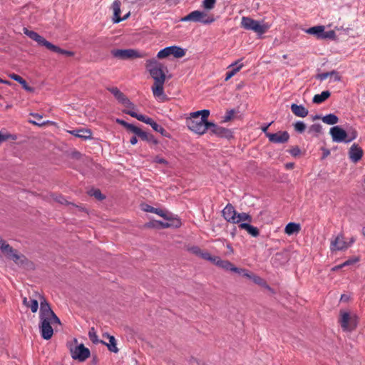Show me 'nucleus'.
Masks as SVG:
<instances>
[{
	"instance_id": "obj_38",
	"label": "nucleus",
	"mask_w": 365,
	"mask_h": 365,
	"mask_svg": "<svg viewBox=\"0 0 365 365\" xmlns=\"http://www.w3.org/2000/svg\"><path fill=\"white\" fill-rule=\"evenodd\" d=\"M88 194L90 196H93L99 200H102L106 198V197L101 193L99 189H91L88 192Z\"/></svg>"
},
{
	"instance_id": "obj_44",
	"label": "nucleus",
	"mask_w": 365,
	"mask_h": 365,
	"mask_svg": "<svg viewBox=\"0 0 365 365\" xmlns=\"http://www.w3.org/2000/svg\"><path fill=\"white\" fill-rule=\"evenodd\" d=\"M121 104H123L127 108L126 110H132L133 112H135V105L128 98ZM125 111V110H124L123 112L126 113Z\"/></svg>"
},
{
	"instance_id": "obj_51",
	"label": "nucleus",
	"mask_w": 365,
	"mask_h": 365,
	"mask_svg": "<svg viewBox=\"0 0 365 365\" xmlns=\"http://www.w3.org/2000/svg\"><path fill=\"white\" fill-rule=\"evenodd\" d=\"M188 251L190 252L191 253L195 255L196 256L200 257L202 250H201L197 246H192V247H190L188 248Z\"/></svg>"
},
{
	"instance_id": "obj_61",
	"label": "nucleus",
	"mask_w": 365,
	"mask_h": 365,
	"mask_svg": "<svg viewBox=\"0 0 365 365\" xmlns=\"http://www.w3.org/2000/svg\"><path fill=\"white\" fill-rule=\"evenodd\" d=\"M116 122L118 123H119L120 125H122L123 126H124L125 128H127V127L129 124L128 123L125 122V120H120V119H117Z\"/></svg>"
},
{
	"instance_id": "obj_30",
	"label": "nucleus",
	"mask_w": 365,
	"mask_h": 365,
	"mask_svg": "<svg viewBox=\"0 0 365 365\" xmlns=\"http://www.w3.org/2000/svg\"><path fill=\"white\" fill-rule=\"evenodd\" d=\"M169 219L168 220L170 221L169 222H163L160 221H156L158 224H159L163 228H168L170 227H179L181 225V222L178 218H172L170 216H168Z\"/></svg>"
},
{
	"instance_id": "obj_4",
	"label": "nucleus",
	"mask_w": 365,
	"mask_h": 365,
	"mask_svg": "<svg viewBox=\"0 0 365 365\" xmlns=\"http://www.w3.org/2000/svg\"><path fill=\"white\" fill-rule=\"evenodd\" d=\"M181 21L200 22L203 24H210L215 21V18L212 15H208L205 11L195 10L182 17Z\"/></svg>"
},
{
	"instance_id": "obj_47",
	"label": "nucleus",
	"mask_w": 365,
	"mask_h": 365,
	"mask_svg": "<svg viewBox=\"0 0 365 365\" xmlns=\"http://www.w3.org/2000/svg\"><path fill=\"white\" fill-rule=\"evenodd\" d=\"M294 130L298 133H303L306 129V125L302 121H297L294 124Z\"/></svg>"
},
{
	"instance_id": "obj_23",
	"label": "nucleus",
	"mask_w": 365,
	"mask_h": 365,
	"mask_svg": "<svg viewBox=\"0 0 365 365\" xmlns=\"http://www.w3.org/2000/svg\"><path fill=\"white\" fill-rule=\"evenodd\" d=\"M240 61L238 60L230 66L231 70L226 73V76L225 79L226 81L230 79L232 76H234L243 67V64L240 63Z\"/></svg>"
},
{
	"instance_id": "obj_26",
	"label": "nucleus",
	"mask_w": 365,
	"mask_h": 365,
	"mask_svg": "<svg viewBox=\"0 0 365 365\" xmlns=\"http://www.w3.org/2000/svg\"><path fill=\"white\" fill-rule=\"evenodd\" d=\"M239 227L242 230H246L252 237H258L259 231L257 227L251 225L250 223L242 222L239 225Z\"/></svg>"
},
{
	"instance_id": "obj_17",
	"label": "nucleus",
	"mask_w": 365,
	"mask_h": 365,
	"mask_svg": "<svg viewBox=\"0 0 365 365\" xmlns=\"http://www.w3.org/2000/svg\"><path fill=\"white\" fill-rule=\"evenodd\" d=\"M164 83L165 81H158L154 82L152 86V91L154 97L160 101H164L167 98L164 93Z\"/></svg>"
},
{
	"instance_id": "obj_50",
	"label": "nucleus",
	"mask_w": 365,
	"mask_h": 365,
	"mask_svg": "<svg viewBox=\"0 0 365 365\" xmlns=\"http://www.w3.org/2000/svg\"><path fill=\"white\" fill-rule=\"evenodd\" d=\"M234 115H235L234 110H227L226 112L225 116L223 117V122H228V121L231 120L233 118Z\"/></svg>"
},
{
	"instance_id": "obj_37",
	"label": "nucleus",
	"mask_w": 365,
	"mask_h": 365,
	"mask_svg": "<svg viewBox=\"0 0 365 365\" xmlns=\"http://www.w3.org/2000/svg\"><path fill=\"white\" fill-rule=\"evenodd\" d=\"M237 224L241 222H245V221H247L248 223H250L252 222V218L251 215H250L248 213H246V212L238 213L237 212Z\"/></svg>"
},
{
	"instance_id": "obj_11",
	"label": "nucleus",
	"mask_w": 365,
	"mask_h": 365,
	"mask_svg": "<svg viewBox=\"0 0 365 365\" xmlns=\"http://www.w3.org/2000/svg\"><path fill=\"white\" fill-rule=\"evenodd\" d=\"M71 352L72 358L78 359L79 361H84L90 356V350L85 347L83 344L71 349Z\"/></svg>"
},
{
	"instance_id": "obj_60",
	"label": "nucleus",
	"mask_w": 365,
	"mask_h": 365,
	"mask_svg": "<svg viewBox=\"0 0 365 365\" xmlns=\"http://www.w3.org/2000/svg\"><path fill=\"white\" fill-rule=\"evenodd\" d=\"M114 96H116L118 93H120V90L117 87H110L107 88Z\"/></svg>"
},
{
	"instance_id": "obj_28",
	"label": "nucleus",
	"mask_w": 365,
	"mask_h": 365,
	"mask_svg": "<svg viewBox=\"0 0 365 365\" xmlns=\"http://www.w3.org/2000/svg\"><path fill=\"white\" fill-rule=\"evenodd\" d=\"M23 304L28 308H30L33 313L37 312L38 309V302L35 299H28L27 297L23 298Z\"/></svg>"
},
{
	"instance_id": "obj_52",
	"label": "nucleus",
	"mask_w": 365,
	"mask_h": 365,
	"mask_svg": "<svg viewBox=\"0 0 365 365\" xmlns=\"http://www.w3.org/2000/svg\"><path fill=\"white\" fill-rule=\"evenodd\" d=\"M250 279H252L255 284L259 285H264V284H265L264 281L259 276L252 274V277Z\"/></svg>"
},
{
	"instance_id": "obj_31",
	"label": "nucleus",
	"mask_w": 365,
	"mask_h": 365,
	"mask_svg": "<svg viewBox=\"0 0 365 365\" xmlns=\"http://www.w3.org/2000/svg\"><path fill=\"white\" fill-rule=\"evenodd\" d=\"M300 230V225L294 222H289L288 223L284 229V232L288 235H291L294 233H297Z\"/></svg>"
},
{
	"instance_id": "obj_32",
	"label": "nucleus",
	"mask_w": 365,
	"mask_h": 365,
	"mask_svg": "<svg viewBox=\"0 0 365 365\" xmlns=\"http://www.w3.org/2000/svg\"><path fill=\"white\" fill-rule=\"evenodd\" d=\"M331 93L329 91H324L320 94H316L313 98V103L320 104L329 98Z\"/></svg>"
},
{
	"instance_id": "obj_63",
	"label": "nucleus",
	"mask_w": 365,
	"mask_h": 365,
	"mask_svg": "<svg viewBox=\"0 0 365 365\" xmlns=\"http://www.w3.org/2000/svg\"><path fill=\"white\" fill-rule=\"evenodd\" d=\"M334 35V31H331L328 33H327L324 36L323 38H330L331 36H333Z\"/></svg>"
},
{
	"instance_id": "obj_10",
	"label": "nucleus",
	"mask_w": 365,
	"mask_h": 365,
	"mask_svg": "<svg viewBox=\"0 0 365 365\" xmlns=\"http://www.w3.org/2000/svg\"><path fill=\"white\" fill-rule=\"evenodd\" d=\"M185 55V51L177 46H172L161 49L157 54L158 58H165L173 56L176 58H182Z\"/></svg>"
},
{
	"instance_id": "obj_15",
	"label": "nucleus",
	"mask_w": 365,
	"mask_h": 365,
	"mask_svg": "<svg viewBox=\"0 0 365 365\" xmlns=\"http://www.w3.org/2000/svg\"><path fill=\"white\" fill-rule=\"evenodd\" d=\"M269 140L274 143H284L288 141L289 135L287 131H279L276 133H266Z\"/></svg>"
},
{
	"instance_id": "obj_21",
	"label": "nucleus",
	"mask_w": 365,
	"mask_h": 365,
	"mask_svg": "<svg viewBox=\"0 0 365 365\" xmlns=\"http://www.w3.org/2000/svg\"><path fill=\"white\" fill-rule=\"evenodd\" d=\"M216 266L223 269L225 271L234 272L235 266L229 260L222 259L220 257H217L214 263Z\"/></svg>"
},
{
	"instance_id": "obj_40",
	"label": "nucleus",
	"mask_w": 365,
	"mask_h": 365,
	"mask_svg": "<svg viewBox=\"0 0 365 365\" xmlns=\"http://www.w3.org/2000/svg\"><path fill=\"white\" fill-rule=\"evenodd\" d=\"M9 139L11 140H16V137L15 135H12L7 133L6 131H0V144L6 140H8Z\"/></svg>"
},
{
	"instance_id": "obj_35",
	"label": "nucleus",
	"mask_w": 365,
	"mask_h": 365,
	"mask_svg": "<svg viewBox=\"0 0 365 365\" xmlns=\"http://www.w3.org/2000/svg\"><path fill=\"white\" fill-rule=\"evenodd\" d=\"M331 76H335V81H340L341 76L338 72L335 71H332L331 72L322 73L318 75V78L321 81L326 80L328 77Z\"/></svg>"
},
{
	"instance_id": "obj_62",
	"label": "nucleus",
	"mask_w": 365,
	"mask_h": 365,
	"mask_svg": "<svg viewBox=\"0 0 365 365\" xmlns=\"http://www.w3.org/2000/svg\"><path fill=\"white\" fill-rule=\"evenodd\" d=\"M343 267H344V266H342V264H339V265H336V266L332 267L331 271L335 272V271H337Z\"/></svg>"
},
{
	"instance_id": "obj_12",
	"label": "nucleus",
	"mask_w": 365,
	"mask_h": 365,
	"mask_svg": "<svg viewBox=\"0 0 365 365\" xmlns=\"http://www.w3.org/2000/svg\"><path fill=\"white\" fill-rule=\"evenodd\" d=\"M207 130H210L212 134L221 138H230L232 136V132L229 129L211 122L208 124Z\"/></svg>"
},
{
	"instance_id": "obj_43",
	"label": "nucleus",
	"mask_w": 365,
	"mask_h": 365,
	"mask_svg": "<svg viewBox=\"0 0 365 365\" xmlns=\"http://www.w3.org/2000/svg\"><path fill=\"white\" fill-rule=\"evenodd\" d=\"M136 135L138 136L143 140L150 141L153 138V135H149L146 132L142 130L140 128L139 129V130L137 133Z\"/></svg>"
},
{
	"instance_id": "obj_8",
	"label": "nucleus",
	"mask_w": 365,
	"mask_h": 365,
	"mask_svg": "<svg viewBox=\"0 0 365 365\" xmlns=\"http://www.w3.org/2000/svg\"><path fill=\"white\" fill-rule=\"evenodd\" d=\"M125 112L126 114L135 118L138 120L150 125L154 130L165 135V133H166L165 130L161 125L155 122L151 118L142 114H138L136 112H133L132 110H125Z\"/></svg>"
},
{
	"instance_id": "obj_19",
	"label": "nucleus",
	"mask_w": 365,
	"mask_h": 365,
	"mask_svg": "<svg viewBox=\"0 0 365 365\" xmlns=\"http://www.w3.org/2000/svg\"><path fill=\"white\" fill-rule=\"evenodd\" d=\"M4 254L6 255L9 259H12L17 264H23L26 258L24 255L21 254H19L18 252L13 249L11 247V252H4Z\"/></svg>"
},
{
	"instance_id": "obj_57",
	"label": "nucleus",
	"mask_w": 365,
	"mask_h": 365,
	"mask_svg": "<svg viewBox=\"0 0 365 365\" xmlns=\"http://www.w3.org/2000/svg\"><path fill=\"white\" fill-rule=\"evenodd\" d=\"M115 98L118 101L119 103H122L124 101H125V99L127 98V97L124 95V93H123L121 91H120V93H118L117 94L116 96H115Z\"/></svg>"
},
{
	"instance_id": "obj_27",
	"label": "nucleus",
	"mask_w": 365,
	"mask_h": 365,
	"mask_svg": "<svg viewBox=\"0 0 365 365\" xmlns=\"http://www.w3.org/2000/svg\"><path fill=\"white\" fill-rule=\"evenodd\" d=\"M103 337H106L108 339L109 343H106L102 341L101 342L103 343V344H105L108 347V349L110 351H112L114 353H118L119 349L116 346V340H115V337L113 336L109 335L108 334H103Z\"/></svg>"
},
{
	"instance_id": "obj_22",
	"label": "nucleus",
	"mask_w": 365,
	"mask_h": 365,
	"mask_svg": "<svg viewBox=\"0 0 365 365\" xmlns=\"http://www.w3.org/2000/svg\"><path fill=\"white\" fill-rule=\"evenodd\" d=\"M292 112L297 117L304 118L308 115V110L302 105L293 103L291 105Z\"/></svg>"
},
{
	"instance_id": "obj_2",
	"label": "nucleus",
	"mask_w": 365,
	"mask_h": 365,
	"mask_svg": "<svg viewBox=\"0 0 365 365\" xmlns=\"http://www.w3.org/2000/svg\"><path fill=\"white\" fill-rule=\"evenodd\" d=\"M210 122L205 121L200 116L195 117L192 113L190 114V118L186 120L188 128L192 132L202 135L208 130V124Z\"/></svg>"
},
{
	"instance_id": "obj_29",
	"label": "nucleus",
	"mask_w": 365,
	"mask_h": 365,
	"mask_svg": "<svg viewBox=\"0 0 365 365\" xmlns=\"http://www.w3.org/2000/svg\"><path fill=\"white\" fill-rule=\"evenodd\" d=\"M51 197H52V199L54 201H56V202H58V203H60L61 205H71L73 207L78 208L80 210H84V209L82 207L76 205H75L73 203L68 202L67 200L63 195H61L54 194L53 193V194L51 195Z\"/></svg>"
},
{
	"instance_id": "obj_46",
	"label": "nucleus",
	"mask_w": 365,
	"mask_h": 365,
	"mask_svg": "<svg viewBox=\"0 0 365 365\" xmlns=\"http://www.w3.org/2000/svg\"><path fill=\"white\" fill-rule=\"evenodd\" d=\"M0 250L4 252H11V247L0 237Z\"/></svg>"
},
{
	"instance_id": "obj_56",
	"label": "nucleus",
	"mask_w": 365,
	"mask_h": 365,
	"mask_svg": "<svg viewBox=\"0 0 365 365\" xmlns=\"http://www.w3.org/2000/svg\"><path fill=\"white\" fill-rule=\"evenodd\" d=\"M126 129L136 135L140 128L129 123Z\"/></svg>"
},
{
	"instance_id": "obj_5",
	"label": "nucleus",
	"mask_w": 365,
	"mask_h": 365,
	"mask_svg": "<svg viewBox=\"0 0 365 365\" xmlns=\"http://www.w3.org/2000/svg\"><path fill=\"white\" fill-rule=\"evenodd\" d=\"M241 26L245 29L253 31L259 35L266 33L269 29L268 25L245 16L242 18Z\"/></svg>"
},
{
	"instance_id": "obj_33",
	"label": "nucleus",
	"mask_w": 365,
	"mask_h": 365,
	"mask_svg": "<svg viewBox=\"0 0 365 365\" xmlns=\"http://www.w3.org/2000/svg\"><path fill=\"white\" fill-rule=\"evenodd\" d=\"M324 31L323 26H313L305 30V32L308 34L314 35L317 37H320Z\"/></svg>"
},
{
	"instance_id": "obj_24",
	"label": "nucleus",
	"mask_w": 365,
	"mask_h": 365,
	"mask_svg": "<svg viewBox=\"0 0 365 365\" xmlns=\"http://www.w3.org/2000/svg\"><path fill=\"white\" fill-rule=\"evenodd\" d=\"M142 210L147 212L155 213L165 220L169 219L168 215L164 210L161 209L155 208L149 205H143Z\"/></svg>"
},
{
	"instance_id": "obj_34",
	"label": "nucleus",
	"mask_w": 365,
	"mask_h": 365,
	"mask_svg": "<svg viewBox=\"0 0 365 365\" xmlns=\"http://www.w3.org/2000/svg\"><path fill=\"white\" fill-rule=\"evenodd\" d=\"M48 50L53 51V52H55V53H60V54H63V55H66L67 56H73L74 55V53L72 52V51H66V50H64V49H62L60 47L53 44L51 43L48 48Z\"/></svg>"
},
{
	"instance_id": "obj_39",
	"label": "nucleus",
	"mask_w": 365,
	"mask_h": 365,
	"mask_svg": "<svg viewBox=\"0 0 365 365\" xmlns=\"http://www.w3.org/2000/svg\"><path fill=\"white\" fill-rule=\"evenodd\" d=\"M192 115L195 117L200 116V118L203 119L205 121H207V118L210 115L209 110H201L196 112H193Z\"/></svg>"
},
{
	"instance_id": "obj_58",
	"label": "nucleus",
	"mask_w": 365,
	"mask_h": 365,
	"mask_svg": "<svg viewBox=\"0 0 365 365\" xmlns=\"http://www.w3.org/2000/svg\"><path fill=\"white\" fill-rule=\"evenodd\" d=\"M9 78L20 83L24 78L16 73H11L9 75Z\"/></svg>"
},
{
	"instance_id": "obj_13",
	"label": "nucleus",
	"mask_w": 365,
	"mask_h": 365,
	"mask_svg": "<svg viewBox=\"0 0 365 365\" xmlns=\"http://www.w3.org/2000/svg\"><path fill=\"white\" fill-rule=\"evenodd\" d=\"M330 135L332 140L336 143H346L348 133L339 126H334L330 128Z\"/></svg>"
},
{
	"instance_id": "obj_53",
	"label": "nucleus",
	"mask_w": 365,
	"mask_h": 365,
	"mask_svg": "<svg viewBox=\"0 0 365 365\" xmlns=\"http://www.w3.org/2000/svg\"><path fill=\"white\" fill-rule=\"evenodd\" d=\"M356 137H357V132L356 130H354L351 132H349L348 133L346 143H349V142L354 140V139L356 138Z\"/></svg>"
},
{
	"instance_id": "obj_7",
	"label": "nucleus",
	"mask_w": 365,
	"mask_h": 365,
	"mask_svg": "<svg viewBox=\"0 0 365 365\" xmlns=\"http://www.w3.org/2000/svg\"><path fill=\"white\" fill-rule=\"evenodd\" d=\"M112 56L120 60H128L138 58H144L145 53H140L135 49H113L110 51Z\"/></svg>"
},
{
	"instance_id": "obj_14",
	"label": "nucleus",
	"mask_w": 365,
	"mask_h": 365,
	"mask_svg": "<svg viewBox=\"0 0 365 365\" xmlns=\"http://www.w3.org/2000/svg\"><path fill=\"white\" fill-rule=\"evenodd\" d=\"M222 214L223 217L230 223L237 224V212L231 204H227L222 210Z\"/></svg>"
},
{
	"instance_id": "obj_16",
	"label": "nucleus",
	"mask_w": 365,
	"mask_h": 365,
	"mask_svg": "<svg viewBox=\"0 0 365 365\" xmlns=\"http://www.w3.org/2000/svg\"><path fill=\"white\" fill-rule=\"evenodd\" d=\"M24 33L30 38L37 42L39 45L45 46L47 49L48 48L51 42L48 41L38 33L34 31H30L26 28L24 29Z\"/></svg>"
},
{
	"instance_id": "obj_49",
	"label": "nucleus",
	"mask_w": 365,
	"mask_h": 365,
	"mask_svg": "<svg viewBox=\"0 0 365 365\" xmlns=\"http://www.w3.org/2000/svg\"><path fill=\"white\" fill-rule=\"evenodd\" d=\"M359 261V257H351V258L347 259L344 262H343L342 266H344V267L349 266V265H351V264H354L358 262Z\"/></svg>"
},
{
	"instance_id": "obj_42",
	"label": "nucleus",
	"mask_w": 365,
	"mask_h": 365,
	"mask_svg": "<svg viewBox=\"0 0 365 365\" xmlns=\"http://www.w3.org/2000/svg\"><path fill=\"white\" fill-rule=\"evenodd\" d=\"M233 272L237 273L247 278L252 277V274L246 269L235 267Z\"/></svg>"
},
{
	"instance_id": "obj_64",
	"label": "nucleus",
	"mask_w": 365,
	"mask_h": 365,
	"mask_svg": "<svg viewBox=\"0 0 365 365\" xmlns=\"http://www.w3.org/2000/svg\"><path fill=\"white\" fill-rule=\"evenodd\" d=\"M130 142L132 145H135L138 142V139H137L136 136H133L130 138Z\"/></svg>"
},
{
	"instance_id": "obj_36",
	"label": "nucleus",
	"mask_w": 365,
	"mask_h": 365,
	"mask_svg": "<svg viewBox=\"0 0 365 365\" xmlns=\"http://www.w3.org/2000/svg\"><path fill=\"white\" fill-rule=\"evenodd\" d=\"M322 121L328 125H334L339 122L338 117L332 113L328 114L322 118Z\"/></svg>"
},
{
	"instance_id": "obj_48",
	"label": "nucleus",
	"mask_w": 365,
	"mask_h": 365,
	"mask_svg": "<svg viewBox=\"0 0 365 365\" xmlns=\"http://www.w3.org/2000/svg\"><path fill=\"white\" fill-rule=\"evenodd\" d=\"M88 336L93 343L98 342V336L96 334L94 327L91 328V329L89 330Z\"/></svg>"
},
{
	"instance_id": "obj_25",
	"label": "nucleus",
	"mask_w": 365,
	"mask_h": 365,
	"mask_svg": "<svg viewBox=\"0 0 365 365\" xmlns=\"http://www.w3.org/2000/svg\"><path fill=\"white\" fill-rule=\"evenodd\" d=\"M120 1L119 0H115L112 4V9L113 11V22L119 23L122 21L120 14Z\"/></svg>"
},
{
	"instance_id": "obj_41",
	"label": "nucleus",
	"mask_w": 365,
	"mask_h": 365,
	"mask_svg": "<svg viewBox=\"0 0 365 365\" xmlns=\"http://www.w3.org/2000/svg\"><path fill=\"white\" fill-rule=\"evenodd\" d=\"M217 257V256H212L210 255V252L204 250L202 251L201 255L200 256V257H201L202 259L210 261L213 264L215 263Z\"/></svg>"
},
{
	"instance_id": "obj_6",
	"label": "nucleus",
	"mask_w": 365,
	"mask_h": 365,
	"mask_svg": "<svg viewBox=\"0 0 365 365\" xmlns=\"http://www.w3.org/2000/svg\"><path fill=\"white\" fill-rule=\"evenodd\" d=\"M339 322L344 331H351L357 327L358 317L356 314H351L349 312L341 311Z\"/></svg>"
},
{
	"instance_id": "obj_55",
	"label": "nucleus",
	"mask_w": 365,
	"mask_h": 365,
	"mask_svg": "<svg viewBox=\"0 0 365 365\" xmlns=\"http://www.w3.org/2000/svg\"><path fill=\"white\" fill-rule=\"evenodd\" d=\"M310 130L314 133H320L322 131V125L320 124H313L310 127Z\"/></svg>"
},
{
	"instance_id": "obj_9",
	"label": "nucleus",
	"mask_w": 365,
	"mask_h": 365,
	"mask_svg": "<svg viewBox=\"0 0 365 365\" xmlns=\"http://www.w3.org/2000/svg\"><path fill=\"white\" fill-rule=\"evenodd\" d=\"M348 248H349V243H347L343 233L333 236L330 240L329 249L331 252L346 251Z\"/></svg>"
},
{
	"instance_id": "obj_59",
	"label": "nucleus",
	"mask_w": 365,
	"mask_h": 365,
	"mask_svg": "<svg viewBox=\"0 0 365 365\" xmlns=\"http://www.w3.org/2000/svg\"><path fill=\"white\" fill-rule=\"evenodd\" d=\"M154 162H155L157 163H160V164L168 165V161L165 159L160 158L159 156H156L155 158Z\"/></svg>"
},
{
	"instance_id": "obj_18",
	"label": "nucleus",
	"mask_w": 365,
	"mask_h": 365,
	"mask_svg": "<svg viewBox=\"0 0 365 365\" xmlns=\"http://www.w3.org/2000/svg\"><path fill=\"white\" fill-rule=\"evenodd\" d=\"M363 154L364 151L362 148L355 143L351 146L349 151V158L353 163L359 161L363 157Z\"/></svg>"
},
{
	"instance_id": "obj_20",
	"label": "nucleus",
	"mask_w": 365,
	"mask_h": 365,
	"mask_svg": "<svg viewBox=\"0 0 365 365\" xmlns=\"http://www.w3.org/2000/svg\"><path fill=\"white\" fill-rule=\"evenodd\" d=\"M68 133L83 140L92 138V132L89 129L78 128L72 130H68Z\"/></svg>"
},
{
	"instance_id": "obj_3",
	"label": "nucleus",
	"mask_w": 365,
	"mask_h": 365,
	"mask_svg": "<svg viewBox=\"0 0 365 365\" xmlns=\"http://www.w3.org/2000/svg\"><path fill=\"white\" fill-rule=\"evenodd\" d=\"M146 68L154 79V82L158 81H165V73L163 70V66L156 59L152 58L146 61Z\"/></svg>"
},
{
	"instance_id": "obj_1",
	"label": "nucleus",
	"mask_w": 365,
	"mask_h": 365,
	"mask_svg": "<svg viewBox=\"0 0 365 365\" xmlns=\"http://www.w3.org/2000/svg\"><path fill=\"white\" fill-rule=\"evenodd\" d=\"M39 329L41 336L46 340L50 339L53 334L52 326L61 324L59 318L52 311L49 304L40 296Z\"/></svg>"
},
{
	"instance_id": "obj_45",
	"label": "nucleus",
	"mask_w": 365,
	"mask_h": 365,
	"mask_svg": "<svg viewBox=\"0 0 365 365\" xmlns=\"http://www.w3.org/2000/svg\"><path fill=\"white\" fill-rule=\"evenodd\" d=\"M216 0H204L202 6L207 10H211L215 7Z\"/></svg>"
},
{
	"instance_id": "obj_54",
	"label": "nucleus",
	"mask_w": 365,
	"mask_h": 365,
	"mask_svg": "<svg viewBox=\"0 0 365 365\" xmlns=\"http://www.w3.org/2000/svg\"><path fill=\"white\" fill-rule=\"evenodd\" d=\"M19 83L22 86L23 88L25 89L26 91H29V92L34 91V88L32 87L29 86L24 79H23Z\"/></svg>"
}]
</instances>
